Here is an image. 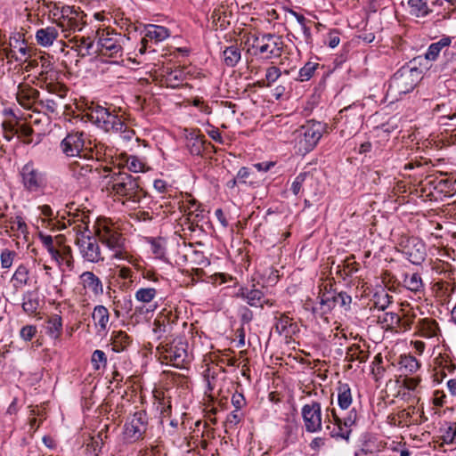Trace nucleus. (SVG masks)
Listing matches in <instances>:
<instances>
[{"label":"nucleus","instance_id":"nucleus-1","mask_svg":"<svg viewBox=\"0 0 456 456\" xmlns=\"http://www.w3.org/2000/svg\"><path fill=\"white\" fill-rule=\"evenodd\" d=\"M108 189L117 200L139 203L146 192L140 184V176H134L126 172H113L108 182Z\"/></svg>","mask_w":456,"mask_h":456},{"label":"nucleus","instance_id":"nucleus-2","mask_svg":"<svg viewBox=\"0 0 456 456\" xmlns=\"http://www.w3.org/2000/svg\"><path fill=\"white\" fill-rule=\"evenodd\" d=\"M83 118L94 123L105 132H116L126 134L125 137L130 139L133 131L127 128L120 117L110 112L109 109L102 106L91 107L83 116Z\"/></svg>","mask_w":456,"mask_h":456},{"label":"nucleus","instance_id":"nucleus-3","mask_svg":"<svg viewBox=\"0 0 456 456\" xmlns=\"http://www.w3.org/2000/svg\"><path fill=\"white\" fill-rule=\"evenodd\" d=\"M326 125L314 120L307 121L293 133L297 153L305 155L314 149L322 138Z\"/></svg>","mask_w":456,"mask_h":456},{"label":"nucleus","instance_id":"nucleus-4","mask_svg":"<svg viewBox=\"0 0 456 456\" xmlns=\"http://www.w3.org/2000/svg\"><path fill=\"white\" fill-rule=\"evenodd\" d=\"M420 78V70L417 68L403 66L391 77L387 94L396 98L414 89Z\"/></svg>","mask_w":456,"mask_h":456},{"label":"nucleus","instance_id":"nucleus-5","mask_svg":"<svg viewBox=\"0 0 456 456\" xmlns=\"http://www.w3.org/2000/svg\"><path fill=\"white\" fill-rule=\"evenodd\" d=\"M251 49L253 54H265L267 59L281 56L283 50V42L280 37L274 34H264L261 37L252 36Z\"/></svg>","mask_w":456,"mask_h":456},{"label":"nucleus","instance_id":"nucleus-6","mask_svg":"<svg viewBox=\"0 0 456 456\" xmlns=\"http://www.w3.org/2000/svg\"><path fill=\"white\" fill-rule=\"evenodd\" d=\"M160 357L176 368H181L187 358L186 344L182 339L160 343L157 347Z\"/></svg>","mask_w":456,"mask_h":456},{"label":"nucleus","instance_id":"nucleus-7","mask_svg":"<svg viewBox=\"0 0 456 456\" xmlns=\"http://www.w3.org/2000/svg\"><path fill=\"white\" fill-rule=\"evenodd\" d=\"M46 90L51 96L39 99L37 102V112L43 110L45 113H57L61 105V100L66 96L67 88L59 83L46 84Z\"/></svg>","mask_w":456,"mask_h":456},{"label":"nucleus","instance_id":"nucleus-8","mask_svg":"<svg viewBox=\"0 0 456 456\" xmlns=\"http://www.w3.org/2000/svg\"><path fill=\"white\" fill-rule=\"evenodd\" d=\"M320 298V307L313 306L312 312L314 314H320L321 315L327 314L333 308L347 307L351 304L352 298L346 292L336 290H330L323 292Z\"/></svg>","mask_w":456,"mask_h":456},{"label":"nucleus","instance_id":"nucleus-9","mask_svg":"<svg viewBox=\"0 0 456 456\" xmlns=\"http://www.w3.org/2000/svg\"><path fill=\"white\" fill-rule=\"evenodd\" d=\"M85 134L83 132H72L61 142V147L67 156L92 159L91 151L85 144Z\"/></svg>","mask_w":456,"mask_h":456},{"label":"nucleus","instance_id":"nucleus-10","mask_svg":"<svg viewBox=\"0 0 456 456\" xmlns=\"http://www.w3.org/2000/svg\"><path fill=\"white\" fill-rule=\"evenodd\" d=\"M97 237L109 248L115 251L114 257L124 258V241L122 234L117 231L113 224H104L97 231Z\"/></svg>","mask_w":456,"mask_h":456},{"label":"nucleus","instance_id":"nucleus-11","mask_svg":"<svg viewBox=\"0 0 456 456\" xmlns=\"http://www.w3.org/2000/svg\"><path fill=\"white\" fill-rule=\"evenodd\" d=\"M24 188L30 191H37L45 185V175L33 162L25 164L20 171Z\"/></svg>","mask_w":456,"mask_h":456},{"label":"nucleus","instance_id":"nucleus-12","mask_svg":"<svg viewBox=\"0 0 456 456\" xmlns=\"http://www.w3.org/2000/svg\"><path fill=\"white\" fill-rule=\"evenodd\" d=\"M327 418L330 422H333L338 427V431L335 436L348 440L351 433L350 428L355 424L357 419L356 411L353 409L346 416H341L335 409H331L330 415L328 414Z\"/></svg>","mask_w":456,"mask_h":456},{"label":"nucleus","instance_id":"nucleus-13","mask_svg":"<svg viewBox=\"0 0 456 456\" xmlns=\"http://www.w3.org/2000/svg\"><path fill=\"white\" fill-rule=\"evenodd\" d=\"M77 245L78 246L79 253L85 261L98 263L104 260V257L102 255L100 244L96 238L89 236L79 238L77 240Z\"/></svg>","mask_w":456,"mask_h":456},{"label":"nucleus","instance_id":"nucleus-14","mask_svg":"<svg viewBox=\"0 0 456 456\" xmlns=\"http://www.w3.org/2000/svg\"><path fill=\"white\" fill-rule=\"evenodd\" d=\"M402 252L413 265H420L426 258V246L418 238H407L401 243Z\"/></svg>","mask_w":456,"mask_h":456},{"label":"nucleus","instance_id":"nucleus-15","mask_svg":"<svg viewBox=\"0 0 456 456\" xmlns=\"http://www.w3.org/2000/svg\"><path fill=\"white\" fill-rule=\"evenodd\" d=\"M302 417L307 432L314 433L322 430V407L320 403L313 402L311 404L304 405Z\"/></svg>","mask_w":456,"mask_h":456},{"label":"nucleus","instance_id":"nucleus-16","mask_svg":"<svg viewBox=\"0 0 456 456\" xmlns=\"http://www.w3.org/2000/svg\"><path fill=\"white\" fill-rule=\"evenodd\" d=\"M16 98L20 106L28 110H37L39 91L27 84H20L17 87Z\"/></svg>","mask_w":456,"mask_h":456},{"label":"nucleus","instance_id":"nucleus-17","mask_svg":"<svg viewBox=\"0 0 456 456\" xmlns=\"http://www.w3.org/2000/svg\"><path fill=\"white\" fill-rule=\"evenodd\" d=\"M146 413L143 411L135 412L131 420L125 425V433L131 439L137 440L146 431Z\"/></svg>","mask_w":456,"mask_h":456},{"label":"nucleus","instance_id":"nucleus-18","mask_svg":"<svg viewBox=\"0 0 456 456\" xmlns=\"http://www.w3.org/2000/svg\"><path fill=\"white\" fill-rule=\"evenodd\" d=\"M187 148L192 155H201L208 147H211V142L205 139V136L199 130L192 129L186 134Z\"/></svg>","mask_w":456,"mask_h":456},{"label":"nucleus","instance_id":"nucleus-19","mask_svg":"<svg viewBox=\"0 0 456 456\" xmlns=\"http://www.w3.org/2000/svg\"><path fill=\"white\" fill-rule=\"evenodd\" d=\"M122 51L120 44L118 42L116 37L107 36H102L99 37L95 52L100 53L102 55L113 57L117 56Z\"/></svg>","mask_w":456,"mask_h":456},{"label":"nucleus","instance_id":"nucleus-20","mask_svg":"<svg viewBox=\"0 0 456 456\" xmlns=\"http://www.w3.org/2000/svg\"><path fill=\"white\" fill-rule=\"evenodd\" d=\"M434 189L444 195V197H453L456 194V180L450 178L434 179L428 182Z\"/></svg>","mask_w":456,"mask_h":456},{"label":"nucleus","instance_id":"nucleus-21","mask_svg":"<svg viewBox=\"0 0 456 456\" xmlns=\"http://www.w3.org/2000/svg\"><path fill=\"white\" fill-rule=\"evenodd\" d=\"M255 287V285H253ZM236 296L246 299L250 306H260L263 308L262 299L264 298V293L258 289H251L248 290L245 288H240L237 292Z\"/></svg>","mask_w":456,"mask_h":456},{"label":"nucleus","instance_id":"nucleus-22","mask_svg":"<svg viewBox=\"0 0 456 456\" xmlns=\"http://www.w3.org/2000/svg\"><path fill=\"white\" fill-rule=\"evenodd\" d=\"M132 342V338L122 330H114L110 336V345L116 353L125 351Z\"/></svg>","mask_w":456,"mask_h":456},{"label":"nucleus","instance_id":"nucleus-23","mask_svg":"<svg viewBox=\"0 0 456 456\" xmlns=\"http://www.w3.org/2000/svg\"><path fill=\"white\" fill-rule=\"evenodd\" d=\"M80 278L86 289L91 290L94 295L102 294V281L94 273L85 272L81 274Z\"/></svg>","mask_w":456,"mask_h":456},{"label":"nucleus","instance_id":"nucleus-24","mask_svg":"<svg viewBox=\"0 0 456 456\" xmlns=\"http://www.w3.org/2000/svg\"><path fill=\"white\" fill-rule=\"evenodd\" d=\"M144 37L155 42H161L169 37V31L163 26L148 24L144 28Z\"/></svg>","mask_w":456,"mask_h":456},{"label":"nucleus","instance_id":"nucleus-25","mask_svg":"<svg viewBox=\"0 0 456 456\" xmlns=\"http://www.w3.org/2000/svg\"><path fill=\"white\" fill-rule=\"evenodd\" d=\"M58 37V30L54 27H47L37 31L36 38L39 45L43 46H49L53 45V41Z\"/></svg>","mask_w":456,"mask_h":456},{"label":"nucleus","instance_id":"nucleus-26","mask_svg":"<svg viewBox=\"0 0 456 456\" xmlns=\"http://www.w3.org/2000/svg\"><path fill=\"white\" fill-rule=\"evenodd\" d=\"M428 0H409L410 13L417 18L426 17L433 12L428 4Z\"/></svg>","mask_w":456,"mask_h":456},{"label":"nucleus","instance_id":"nucleus-27","mask_svg":"<svg viewBox=\"0 0 456 456\" xmlns=\"http://www.w3.org/2000/svg\"><path fill=\"white\" fill-rule=\"evenodd\" d=\"M73 41L76 43L77 46L80 49V55L85 57L86 55H91L96 53L94 48V40L90 36L87 37H79L76 36L73 38Z\"/></svg>","mask_w":456,"mask_h":456},{"label":"nucleus","instance_id":"nucleus-28","mask_svg":"<svg viewBox=\"0 0 456 456\" xmlns=\"http://www.w3.org/2000/svg\"><path fill=\"white\" fill-rule=\"evenodd\" d=\"M452 43V37H443L439 41L433 43L429 45L425 56L429 61H435L438 57L440 52L448 47Z\"/></svg>","mask_w":456,"mask_h":456},{"label":"nucleus","instance_id":"nucleus-29","mask_svg":"<svg viewBox=\"0 0 456 456\" xmlns=\"http://www.w3.org/2000/svg\"><path fill=\"white\" fill-rule=\"evenodd\" d=\"M83 12H79L77 15L69 18L65 22H59L58 25L62 28L64 31H81L86 24L83 19Z\"/></svg>","mask_w":456,"mask_h":456},{"label":"nucleus","instance_id":"nucleus-30","mask_svg":"<svg viewBox=\"0 0 456 456\" xmlns=\"http://www.w3.org/2000/svg\"><path fill=\"white\" fill-rule=\"evenodd\" d=\"M223 57L226 66L235 67L241 58V53L237 45H231L224 50Z\"/></svg>","mask_w":456,"mask_h":456},{"label":"nucleus","instance_id":"nucleus-31","mask_svg":"<svg viewBox=\"0 0 456 456\" xmlns=\"http://www.w3.org/2000/svg\"><path fill=\"white\" fill-rule=\"evenodd\" d=\"M338 405L342 411L348 409L352 403L351 389L348 384L340 383L338 388Z\"/></svg>","mask_w":456,"mask_h":456},{"label":"nucleus","instance_id":"nucleus-32","mask_svg":"<svg viewBox=\"0 0 456 456\" xmlns=\"http://www.w3.org/2000/svg\"><path fill=\"white\" fill-rule=\"evenodd\" d=\"M46 330L47 333L53 338H58L61 336L62 330L61 317L58 314H53L49 316L46 322Z\"/></svg>","mask_w":456,"mask_h":456},{"label":"nucleus","instance_id":"nucleus-33","mask_svg":"<svg viewBox=\"0 0 456 456\" xmlns=\"http://www.w3.org/2000/svg\"><path fill=\"white\" fill-rule=\"evenodd\" d=\"M92 317L95 323L100 326L101 330H106L110 314L105 306L96 305L94 309Z\"/></svg>","mask_w":456,"mask_h":456},{"label":"nucleus","instance_id":"nucleus-34","mask_svg":"<svg viewBox=\"0 0 456 456\" xmlns=\"http://www.w3.org/2000/svg\"><path fill=\"white\" fill-rule=\"evenodd\" d=\"M369 357L367 352L361 349L359 345H353L347 348L346 354V360L348 362L358 361L359 362H365Z\"/></svg>","mask_w":456,"mask_h":456},{"label":"nucleus","instance_id":"nucleus-35","mask_svg":"<svg viewBox=\"0 0 456 456\" xmlns=\"http://www.w3.org/2000/svg\"><path fill=\"white\" fill-rule=\"evenodd\" d=\"M419 331L424 338H433L437 335L438 327L434 320L423 319L420 322Z\"/></svg>","mask_w":456,"mask_h":456},{"label":"nucleus","instance_id":"nucleus-36","mask_svg":"<svg viewBox=\"0 0 456 456\" xmlns=\"http://www.w3.org/2000/svg\"><path fill=\"white\" fill-rule=\"evenodd\" d=\"M405 287L413 292H419L422 290L423 283L421 277L419 273H412L411 275H405L403 280Z\"/></svg>","mask_w":456,"mask_h":456},{"label":"nucleus","instance_id":"nucleus-37","mask_svg":"<svg viewBox=\"0 0 456 456\" xmlns=\"http://www.w3.org/2000/svg\"><path fill=\"white\" fill-rule=\"evenodd\" d=\"M281 76L279 68L275 66L269 67L266 70L265 78L258 81L257 85L260 87L270 86L274 83Z\"/></svg>","mask_w":456,"mask_h":456},{"label":"nucleus","instance_id":"nucleus-38","mask_svg":"<svg viewBox=\"0 0 456 456\" xmlns=\"http://www.w3.org/2000/svg\"><path fill=\"white\" fill-rule=\"evenodd\" d=\"M380 445L375 443L365 442L362 448L355 452V456H378Z\"/></svg>","mask_w":456,"mask_h":456},{"label":"nucleus","instance_id":"nucleus-39","mask_svg":"<svg viewBox=\"0 0 456 456\" xmlns=\"http://www.w3.org/2000/svg\"><path fill=\"white\" fill-rule=\"evenodd\" d=\"M224 8V6L222 5L221 7L215 9L211 14L212 23L215 26L219 25L222 28H225L226 25L229 24V21L226 20V12L222 11Z\"/></svg>","mask_w":456,"mask_h":456},{"label":"nucleus","instance_id":"nucleus-40","mask_svg":"<svg viewBox=\"0 0 456 456\" xmlns=\"http://www.w3.org/2000/svg\"><path fill=\"white\" fill-rule=\"evenodd\" d=\"M401 368L405 369L406 371L410 373H413L419 370L420 367L418 360L411 355H404L401 358L400 361Z\"/></svg>","mask_w":456,"mask_h":456},{"label":"nucleus","instance_id":"nucleus-41","mask_svg":"<svg viewBox=\"0 0 456 456\" xmlns=\"http://www.w3.org/2000/svg\"><path fill=\"white\" fill-rule=\"evenodd\" d=\"M58 253L60 255L58 263H64L67 267L71 269L74 265V260L72 256V250L69 246H61L60 249H58Z\"/></svg>","mask_w":456,"mask_h":456},{"label":"nucleus","instance_id":"nucleus-42","mask_svg":"<svg viewBox=\"0 0 456 456\" xmlns=\"http://www.w3.org/2000/svg\"><path fill=\"white\" fill-rule=\"evenodd\" d=\"M319 67L318 63L308 61L305 64L303 68L299 69L298 72V79L300 81H307L313 76L316 69Z\"/></svg>","mask_w":456,"mask_h":456},{"label":"nucleus","instance_id":"nucleus-43","mask_svg":"<svg viewBox=\"0 0 456 456\" xmlns=\"http://www.w3.org/2000/svg\"><path fill=\"white\" fill-rule=\"evenodd\" d=\"M157 291L153 288L140 289L135 293L136 300L142 303H150L156 297Z\"/></svg>","mask_w":456,"mask_h":456},{"label":"nucleus","instance_id":"nucleus-44","mask_svg":"<svg viewBox=\"0 0 456 456\" xmlns=\"http://www.w3.org/2000/svg\"><path fill=\"white\" fill-rule=\"evenodd\" d=\"M44 246L47 248L48 252L55 261H59L58 248L53 245V239L50 235H40Z\"/></svg>","mask_w":456,"mask_h":456},{"label":"nucleus","instance_id":"nucleus-45","mask_svg":"<svg viewBox=\"0 0 456 456\" xmlns=\"http://www.w3.org/2000/svg\"><path fill=\"white\" fill-rule=\"evenodd\" d=\"M379 322L381 323H386L387 326H400L402 319L401 317L395 313H386L383 316H379Z\"/></svg>","mask_w":456,"mask_h":456},{"label":"nucleus","instance_id":"nucleus-46","mask_svg":"<svg viewBox=\"0 0 456 456\" xmlns=\"http://www.w3.org/2000/svg\"><path fill=\"white\" fill-rule=\"evenodd\" d=\"M433 270L438 273H444L448 278H450L451 274L453 273L452 266L445 260L436 261L433 265Z\"/></svg>","mask_w":456,"mask_h":456},{"label":"nucleus","instance_id":"nucleus-47","mask_svg":"<svg viewBox=\"0 0 456 456\" xmlns=\"http://www.w3.org/2000/svg\"><path fill=\"white\" fill-rule=\"evenodd\" d=\"M91 362L94 370H100L101 365L105 366L107 363L105 353L102 350H95L92 354Z\"/></svg>","mask_w":456,"mask_h":456},{"label":"nucleus","instance_id":"nucleus-48","mask_svg":"<svg viewBox=\"0 0 456 456\" xmlns=\"http://www.w3.org/2000/svg\"><path fill=\"white\" fill-rule=\"evenodd\" d=\"M127 169L134 173L142 172L144 164L135 156H130L126 162Z\"/></svg>","mask_w":456,"mask_h":456},{"label":"nucleus","instance_id":"nucleus-49","mask_svg":"<svg viewBox=\"0 0 456 456\" xmlns=\"http://www.w3.org/2000/svg\"><path fill=\"white\" fill-rule=\"evenodd\" d=\"M15 130L17 131L16 134L19 136H22L25 139L23 142L25 143H30L31 140L28 137L32 134L33 130L30 126H26L25 124H20L19 122L15 123Z\"/></svg>","mask_w":456,"mask_h":456},{"label":"nucleus","instance_id":"nucleus-50","mask_svg":"<svg viewBox=\"0 0 456 456\" xmlns=\"http://www.w3.org/2000/svg\"><path fill=\"white\" fill-rule=\"evenodd\" d=\"M375 297H377V300L374 301L373 305L374 307L379 310L384 311L388 307L389 304L391 303L392 297L387 293L381 296L375 295Z\"/></svg>","mask_w":456,"mask_h":456},{"label":"nucleus","instance_id":"nucleus-51","mask_svg":"<svg viewBox=\"0 0 456 456\" xmlns=\"http://www.w3.org/2000/svg\"><path fill=\"white\" fill-rule=\"evenodd\" d=\"M39 306V302L36 298H32L28 297L27 299L24 300L22 303V308L25 313L28 314H35Z\"/></svg>","mask_w":456,"mask_h":456},{"label":"nucleus","instance_id":"nucleus-52","mask_svg":"<svg viewBox=\"0 0 456 456\" xmlns=\"http://www.w3.org/2000/svg\"><path fill=\"white\" fill-rule=\"evenodd\" d=\"M15 252L11 251L9 249H4L1 253V265L3 268L7 269L11 267L13 258L15 256Z\"/></svg>","mask_w":456,"mask_h":456},{"label":"nucleus","instance_id":"nucleus-53","mask_svg":"<svg viewBox=\"0 0 456 456\" xmlns=\"http://www.w3.org/2000/svg\"><path fill=\"white\" fill-rule=\"evenodd\" d=\"M309 177L311 178V176L306 173H301L296 177L291 185V191L295 195H297L300 192L304 182Z\"/></svg>","mask_w":456,"mask_h":456},{"label":"nucleus","instance_id":"nucleus-54","mask_svg":"<svg viewBox=\"0 0 456 456\" xmlns=\"http://www.w3.org/2000/svg\"><path fill=\"white\" fill-rule=\"evenodd\" d=\"M79 12L76 10L73 6L65 5L61 7V20L59 22H65L68 19L77 15Z\"/></svg>","mask_w":456,"mask_h":456},{"label":"nucleus","instance_id":"nucleus-55","mask_svg":"<svg viewBox=\"0 0 456 456\" xmlns=\"http://www.w3.org/2000/svg\"><path fill=\"white\" fill-rule=\"evenodd\" d=\"M4 136L7 141H11L12 137L16 134L17 131L15 130V124L12 123H4Z\"/></svg>","mask_w":456,"mask_h":456},{"label":"nucleus","instance_id":"nucleus-56","mask_svg":"<svg viewBox=\"0 0 456 456\" xmlns=\"http://www.w3.org/2000/svg\"><path fill=\"white\" fill-rule=\"evenodd\" d=\"M420 381L419 378H405L403 380V386L408 390H415Z\"/></svg>","mask_w":456,"mask_h":456},{"label":"nucleus","instance_id":"nucleus-57","mask_svg":"<svg viewBox=\"0 0 456 456\" xmlns=\"http://www.w3.org/2000/svg\"><path fill=\"white\" fill-rule=\"evenodd\" d=\"M36 333V328L33 326H25L20 330V337L24 340H30Z\"/></svg>","mask_w":456,"mask_h":456},{"label":"nucleus","instance_id":"nucleus-58","mask_svg":"<svg viewBox=\"0 0 456 456\" xmlns=\"http://www.w3.org/2000/svg\"><path fill=\"white\" fill-rule=\"evenodd\" d=\"M232 403L236 411H239L245 405V398L242 394H234L232 397Z\"/></svg>","mask_w":456,"mask_h":456},{"label":"nucleus","instance_id":"nucleus-59","mask_svg":"<svg viewBox=\"0 0 456 456\" xmlns=\"http://www.w3.org/2000/svg\"><path fill=\"white\" fill-rule=\"evenodd\" d=\"M241 419V415L238 412V411H232L226 419V425L230 428L236 426Z\"/></svg>","mask_w":456,"mask_h":456},{"label":"nucleus","instance_id":"nucleus-60","mask_svg":"<svg viewBox=\"0 0 456 456\" xmlns=\"http://www.w3.org/2000/svg\"><path fill=\"white\" fill-rule=\"evenodd\" d=\"M325 444V440L322 437H315L310 443V448L314 451H319Z\"/></svg>","mask_w":456,"mask_h":456},{"label":"nucleus","instance_id":"nucleus-61","mask_svg":"<svg viewBox=\"0 0 456 456\" xmlns=\"http://www.w3.org/2000/svg\"><path fill=\"white\" fill-rule=\"evenodd\" d=\"M339 42H340V39H339V37L337 32L330 33L328 44L330 48L337 47L338 45Z\"/></svg>","mask_w":456,"mask_h":456},{"label":"nucleus","instance_id":"nucleus-62","mask_svg":"<svg viewBox=\"0 0 456 456\" xmlns=\"http://www.w3.org/2000/svg\"><path fill=\"white\" fill-rule=\"evenodd\" d=\"M26 276H27V270L25 267L23 266H20L14 275H13V278L16 279V280H19L20 281H26Z\"/></svg>","mask_w":456,"mask_h":456},{"label":"nucleus","instance_id":"nucleus-63","mask_svg":"<svg viewBox=\"0 0 456 456\" xmlns=\"http://www.w3.org/2000/svg\"><path fill=\"white\" fill-rule=\"evenodd\" d=\"M12 224L16 225L17 230L24 232L27 230V225L20 216H16L15 219L12 221Z\"/></svg>","mask_w":456,"mask_h":456},{"label":"nucleus","instance_id":"nucleus-64","mask_svg":"<svg viewBox=\"0 0 456 456\" xmlns=\"http://www.w3.org/2000/svg\"><path fill=\"white\" fill-rule=\"evenodd\" d=\"M289 321L290 319L288 316L282 314L278 321L277 329L281 328V330H286L289 323Z\"/></svg>","mask_w":456,"mask_h":456}]
</instances>
